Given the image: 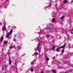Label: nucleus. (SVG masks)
<instances>
[{
	"instance_id": "393cba45",
	"label": "nucleus",
	"mask_w": 73,
	"mask_h": 73,
	"mask_svg": "<svg viewBox=\"0 0 73 73\" xmlns=\"http://www.w3.org/2000/svg\"><path fill=\"white\" fill-rule=\"evenodd\" d=\"M72 3H73V0L71 1Z\"/></svg>"
},
{
	"instance_id": "bb28decb",
	"label": "nucleus",
	"mask_w": 73,
	"mask_h": 73,
	"mask_svg": "<svg viewBox=\"0 0 73 73\" xmlns=\"http://www.w3.org/2000/svg\"><path fill=\"white\" fill-rule=\"evenodd\" d=\"M41 73H43V72L42 71L41 72Z\"/></svg>"
},
{
	"instance_id": "aec40b11",
	"label": "nucleus",
	"mask_w": 73,
	"mask_h": 73,
	"mask_svg": "<svg viewBox=\"0 0 73 73\" xmlns=\"http://www.w3.org/2000/svg\"><path fill=\"white\" fill-rule=\"evenodd\" d=\"M31 72H33V69H31Z\"/></svg>"
},
{
	"instance_id": "f03ea898",
	"label": "nucleus",
	"mask_w": 73,
	"mask_h": 73,
	"mask_svg": "<svg viewBox=\"0 0 73 73\" xmlns=\"http://www.w3.org/2000/svg\"><path fill=\"white\" fill-rule=\"evenodd\" d=\"M40 43H39V44L37 45V50L38 51L39 53H41V48H39V46H40ZM38 48H39L38 49Z\"/></svg>"
},
{
	"instance_id": "6e6552de",
	"label": "nucleus",
	"mask_w": 73,
	"mask_h": 73,
	"mask_svg": "<svg viewBox=\"0 0 73 73\" xmlns=\"http://www.w3.org/2000/svg\"><path fill=\"white\" fill-rule=\"evenodd\" d=\"M15 48V46H11L9 47L10 49H12V48Z\"/></svg>"
},
{
	"instance_id": "20e7f679",
	"label": "nucleus",
	"mask_w": 73,
	"mask_h": 73,
	"mask_svg": "<svg viewBox=\"0 0 73 73\" xmlns=\"http://www.w3.org/2000/svg\"><path fill=\"white\" fill-rule=\"evenodd\" d=\"M21 48V46H19L17 47V50H20Z\"/></svg>"
},
{
	"instance_id": "7c9ffc66",
	"label": "nucleus",
	"mask_w": 73,
	"mask_h": 73,
	"mask_svg": "<svg viewBox=\"0 0 73 73\" xmlns=\"http://www.w3.org/2000/svg\"><path fill=\"white\" fill-rule=\"evenodd\" d=\"M8 55H9V53H8Z\"/></svg>"
},
{
	"instance_id": "2f4dec72",
	"label": "nucleus",
	"mask_w": 73,
	"mask_h": 73,
	"mask_svg": "<svg viewBox=\"0 0 73 73\" xmlns=\"http://www.w3.org/2000/svg\"><path fill=\"white\" fill-rule=\"evenodd\" d=\"M66 73V72H65V73Z\"/></svg>"
},
{
	"instance_id": "f257e3e1",
	"label": "nucleus",
	"mask_w": 73,
	"mask_h": 73,
	"mask_svg": "<svg viewBox=\"0 0 73 73\" xmlns=\"http://www.w3.org/2000/svg\"><path fill=\"white\" fill-rule=\"evenodd\" d=\"M66 43H65L63 46L58 48L56 50L57 52H59V49H61V48H64L65 47V46H66Z\"/></svg>"
},
{
	"instance_id": "9d476101",
	"label": "nucleus",
	"mask_w": 73,
	"mask_h": 73,
	"mask_svg": "<svg viewBox=\"0 0 73 73\" xmlns=\"http://www.w3.org/2000/svg\"><path fill=\"white\" fill-rule=\"evenodd\" d=\"M64 49H63L62 50V54H64Z\"/></svg>"
},
{
	"instance_id": "4be33fe9",
	"label": "nucleus",
	"mask_w": 73,
	"mask_h": 73,
	"mask_svg": "<svg viewBox=\"0 0 73 73\" xmlns=\"http://www.w3.org/2000/svg\"><path fill=\"white\" fill-rule=\"evenodd\" d=\"M6 4H7V5H8V1H7V3H6Z\"/></svg>"
},
{
	"instance_id": "c756f323",
	"label": "nucleus",
	"mask_w": 73,
	"mask_h": 73,
	"mask_svg": "<svg viewBox=\"0 0 73 73\" xmlns=\"http://www.w3.org/2000/svg\"><path fill=\"white\" fill-rule=\"evenodd\" d=\"M15 65H16V63L15 64Z\"/></svg>"
},
{
	"instance_id": "39448f33",
	"label": "nucleus",
	"mask_w": 73,
	"mask_h": 73,
	"mask_svg": "<svg viewBox=\"0 0 73 73\" xmlns=\"http://www.w3.org/2000/svg\"><path fill=\"white\" fill-rule=\"evenodd\" d=\"M4 39V37L3 36H2L1 39V42H3V41Z\"/></svg>"
},
{
	"instance_id": "1a4fd4ad",
	"label": "nucleus",
	"mask_w": 73,
	"mask_h": 73,
	"mask_svg": "<svg viewBox=\"0 0 73 73\" xmlns=\"http://www.w3.org/2000/svg\"><path fill=\"white\" fill-rule=\"evenodd\" d=\"M2 67L3 69H4V68H6V66L5 65L2 66Z\"/></svg>"
},
{
	"instance_id": "a211bd4d",
	"label": "nucleus",
	"mask_w": 73,
	"mask_h": 73,
	"mask_svg": "<svg viewBox=\"0 0 73 73\" xmlns=\"http://www.w3.org/2000/svg\"><path fill=\"white\" fill-rule=\"evenodd\" d=\"M55 48V47H54V46H53L52 47V49L53 50H54V49Z\"/></svg>"
},
{
	"instance_id": "c85d7f7f",
	"label": "nucleus",
	"mask_w": 73,
	"mask_h": 73,
	"mask_svg": "<svg viewBox=\"0 0 73 73\" xmlns=\"http://www.w3.org/2000/svg\"><path fill=\"white\" fill-rule=\"evenodd\" d=\"M54 58H55V56H54Z\"/></svg>"
},
{
	"instance_id": "f3484780",
	"label": "nucleus",
	"mask_w": 73,
	"mask_h": 73,
	"mask_svg": "<svg viewBox=\"0 0 73 73\" xmlns=\"http://www.w3.org/2000/svg\"><path fill=\"white\" fill-rule=\"evenodd\" d=\"M46 60H47V61H48V60H49V58H46Z\"/></svg>"
},
{
	"instance_id": "ddd939ff",
	"label": "nucleus",
	"mask_w": 73,
	"mask_h": 73,
	"mask_svg": "<svg viewBox=\"0 0 73 73\" xmlns=\"http://www.w3.org/2000/svg\"><path fill=\"white\" fill-rule=\"evenodd\" d=\"M67 3V1H66V0H64V4H66Z\"/></svg>"
},
{
	"instance_id": "2eb2a0df",
	"label": "nucleus",
	"mask_w": 73,
	"mask_h": 73,
	"mask_svg": "<svg viewBox=\"0 0 73 73\" xmlns=\"http://www.w3.org/2000/svg\"><path fill=\"white\" fill-rule=\"evenodd\" d=\"M31 64H32V65H33V64H34V61H32V62H31Z\"/></svg>"
},
{
	"instance_id": "f8f14e48",
	"label": "nucleus",
	"mask_w": 73,
	"mask_h": 73,
	"mask_svg": "<svg viewBox=\"0 0 73 73\" xmlns=\"http://www.w3.org/2000/svg\"><path fill=\"white\" fill-rule=\"evenodd\" d=\"M3 31H6V28L5 27H3Z\"/></svg>"
},
{
	"instance_id": "cd10ccee",
	"label": "nucleus",
	"mask_w": 73,
	"mask_h": 73,
	"mask_svg": "<svg viewBox=\"0 0 73 73\" xmlns=\"http://www.w3.org/2000/svg\"><path fill=\"white\" fill-rule=\"evenodd\" d=\"M71 34H73V33H72H72H71Z\"/></svg>"
},
{
	"instance_id": "dca6fc26",
	"label": "nucleus",
	"mask_w": 73,
	"mask_h": 73,
	"mask_svg": "<svg viewBox=\"0 0 73 73\" xmlns=\"http://www.w3.org/2000/svg\"><path fill=\"white\" fill-rule=\"evenodd\" d=\"M52 72H53V73H56V72L54 70H52Z\"/></svg>"
},
{
	"instance_id": "4468645a",
	"label": "nucleus",
	"mask_w": 73,
	"mask_h": 73,
	"mask_svg": "<svg viewBox=\"0 0 73 73\" xmlns=\"http://www.w3.org/2000/svg\"><path fill=\"white\" fill-rule=\"evenodd\" d=\"M11 62H12V61L10 59H9V64L10 65L11 64Z\"/></svg>"
},
{
	"instance_id": "a878e982",
	"label": "nucleus",
	"mask_w": 73,
	"mask_h": 73,
	"mask_svg": "<svg viewBox=\"0 0 73 73\" xmlns=\"http://www.w3.org/2000/svg\"><path fill=\"white\" fill-rule=\"evenodd\" d=\"M16 27H14V29H16Z\"/></svg>"
},
{
	"instance_id": "0eeeda50",
	"label": "nucleus",
	"mask_w": 73,
	"mask_h": 73,
	"mask_svg": "<svg viewBox=\"0 0 73 73\" xmlns=\"http://www.w3.org/2000/svg\"><path fill=\"white\" fill-rule=\"evenodd\" d=\"M3 43L4 44H7L8 43V42L7 41H4L3 42Z\"/></svg>"
},
{
	"instance_id": "5701e85b",
	"label": "nucleus",
	"mask_w": 73,
	"mask_h": 73,
	"mask_svg": "<svg viewBox=\"0 0 73 73\" xmlns=\"http://www.w3.org/2000/svg\"><path fill=\"white\" fill-rule=\"evenodd\" d=\"M48 29L49 30V31H50V28H48Z\"/></svg>"
},
{
	"instance_id": "b1692460",
	"label": "nucleus",
	"mask_w": 73,
	"mask_h": 73,
	"mask_svg": "<svg viewBox=\"0 0 73 73\" xmlns=\"http://www.w3.org/2000/svg\"><path fill=\"white\" fill-rule=\"evenodd\" d=\"M72 70H69V72H72Z\"/></svg>"
},
{
	"instance_id": "6ab92c4d",
	"label": "nucleus",
	"mask_w": 73,
	"mask_h": 73,
	"mask_svg": "<svg viewBox=\"0 0 73 73\" xmlns=\"http://www.w3.org/2000/svg\"><path fill=\"white\" fill-rule=\"evenodd\" d=\"M38 53L37 52H36L35 53V55L36 56H37V54H38Z\"/></svg>"
},
{
	"instance_id": "412c9836",
	"label": "nucleus",
	"mask_w": 73,
	"mask_h": 73,
	"mask_svg": "<svg viewBox=\"0 0 73 73\" xmlns=\"http://www.w3.org/2000/svg\"><path fill=\"white\" fill-rule=\"evenodd\" d=\"M46 37H49V35H46Z\"/></svg>"
},
{
	"instance_id": "7ed1b4c3",
	"label": "nucleus",
	"mask_w": 73,
	"mask_h": 73,
	"mask_svg": "<svg viewBox=\"0 0 73 73\" xmlns=\"http://www.w3.org/2000/svg\"><path fill=\"white\" fill-rule=\"evenodd\" d=\"M13 32V30L11 29L10 31V33H8V34L7 35L6 38H9V35H11V33H12Z\"/></svg>"
},
{
	"instance_id": "9b49d317",
	"label": "nucleus",
	"mask_w": 73,
	"mask_h": 73,
	"mask_svg": "<svg viewBox=\"0 0 73 73\" xmlns=\"http://www.w3.org/2000/svg\"><path fill=\"white\" fill-rule=\"evenodd\" d=\"M64 16H62L60 19L61 20H62V19H64Z\"/></svg>"
},
{
	"instance_id": "423d86ee",
	"label": "nucleus",
	"mask_w": 73,
	"mask_h": 73,
	"mask_svg": "<svg viewBox=\"0 0 73 73\" xmlns=\"http://www.w3.org/2000/svg\"><path fill=\"white\" fill-rule=\"evenodd\" d=\"M56 21V19H55V18H54L52 19V23H54V21Z\"/></svg>"
}]
</instances>
